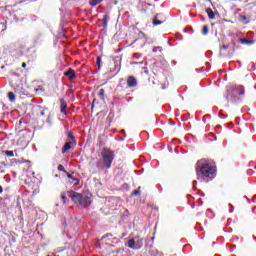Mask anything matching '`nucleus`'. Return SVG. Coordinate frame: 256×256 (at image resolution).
Returning <instances> with one entry per match:
<instances>
[{
  "instance_id": "nucleus-41",
  "label": "nucleus",
  "mask_w": 256,
  "mask_h": 256,
  "mask_svg": "<svg viewBox=\"0 0 256 256\" xmlns=\"http://www.w3.org/2000/svg\"><path fill=\"white\" fill-rule=\"evenodd\" d=\"M2 199H4V203H5V201H9L11 199V196H6V197H4Z\"/></svg>"
},
{
  "instance_id": "nucleus-24",
  "label": "nucleus",
  "mask_w": 256,
  "mask_h": 256,
  "mask_svg": "<svg viewBox=\"0 0 256 256\" xmlns=\"http://www.w3.org/2000/svg\"><path fill=\"white\" fill-rule=\"evenodd\" d=\"M5 207V199L3 197H0V209H3Z\"/></svg>"
},
{
  "instance_id": "nucleus-57",
  "label": "nucleus",
  "mask_w": 256,
  "mask_h": 256,
  "mask_svg": "<svg viewBox=\"0 0 256 256\" xmlns=\"http://www.w3.org/2000/svg\"><path fill=\"white\" fill-rule=\"evenodd\" d=\"M1 69H5V66H2Z\"/></svg>"
},
{
  "instance_id": "nucleus-47",
  "label": "nucleus",
  "mask_w": 256,
  "mask_h": 256,
  "mask_svg": "<svg viewBox=\"0 0 256 256\" xmlns=\"http://www.w3.org/2000/svg\"><path fill=\"white\" fill-rule=\"evenodd\" d=\"M40 115L43 117V116H45V111H41L40 112Z\"/></svg>"
},
{
  "instance_id": "nucleus-39",
  "label": "nucleus",
  "mask_w": 256,
  "mask_h": 256,
  "mask_svg": "<svg viewBox=\"0 0 256 256\" xmlns=\"http://www.w3.org/2000/svg\"><path fill=\"white\" fill-rule=\"evenodd\" d=\"M219 117L220 119H227V115H224V114H220Z\"/></svg>"
},
{
  "instance_id": "nucleus-23",
  "label": "nucleus",
  "mask_w": 256,
  "mask_h": 256,
  "mask_svg": "<svg viewBox=\"0 0 256 256\" xmlns=\"http://www.w3.org/2000/svg\"><path fill=\"white\" fill-rule=\"evenodd\" d=\"M96 65H98V70H100L101 69V57H97Z\"/></svg>"
},
{
  "instance_id": "nucleus-17",
  "label": "nucleus",
  "mask_w": 256,
  "mask_h": 256,
  "mask_svg": "<svg viewBox=\"0 0 256 256\" xmlns=\"http://www.w3.org/2000/svg\"><path fill=\"white\" fill-rule=\"evenodd\" d=\"M206 13H207L209 19H215V12H213V9L207 8Z\"/></svg>"
},
{
  "instance_id": "nucleus-48",
  "label": "nucleus",
  "mask_w": 256,
  "mask_h": 256,
  "mask_svg": "<svg viewBox=\"0 0 256 256\" xmlns=\"http://www.w3.org/2000/svg\"><path fill=\"white\" fill-rule=\"evenodd\" d=\"M3 193V186L0 185V194Z\"/></svg>"
},
{
  "instance_id": "nucleus-54",
  "label": "nucleus",
  "mask_w": 256,
  "mask_h": 256,
  "mask_svg": "<svg viewBox=\"0 0 256 256\" xmlns=\"http://www.w3.org/2000/svg\"><path fill=\"white\" fill-rule=\"evenodd\" d=\"M201 196H202V197H205V193H202Z\"/></svg>"
},
{
  "instance_id": "nucleus-21",
  "label": "nucleus",
  "mask_w": 256,
  "mask_h": 256,
  "mask_svg": "<svg viewBox=\"0 0 256 256\" xmlns=\"http://www.w3.org/2000/svg\"><path fill=\"white\" fill-rule=\"evenodd\" d=\"M4 153L6 157H15V152H13V150H6Z\"/></svg>"
},
{
  "instance_id": "nucleus-9",
  "label": "nucleus",
  "mask_w": 256,
  "mask_h": 256,
  "mask_svg": "<svg viewBox=\"0 0 256 256\" xmlns=\"http://www.w3.org/2000/svg\"><path fill=\"white\" fill-rule=\"evenodd\" d=\"M127 86L130 88L137 87V78H135V76H129L127 79Z\"/></svg>"
},
{
  "instance_id": "nucleus-49",
  "label": "nucleus",
  "mask_w": 256,
  "mask_h": 256,
  "mask_svg": "<svg viewBox=\"0 0 256 256\" xmlns=\"http://www.w3.org/2000/svg\"><path fill=\"white\" fill-rule=\"evenodd\" d=\"M68 179H73V175H68Z\"/></svg>"
},
{
  "instance_id": "nucleus-7",
  "label": "nucleus",
  "mask_w": 256,
  "mask_h": 256,
  "mask_svg": "<svg viewBox=\"0 0 256 256\" xmlns=\"http://www.w3.org/2000/svg\"><path fill=\"white\" fill-rule=\"evenodd\" d=\"M64 75L65 77H68L70 81L77 79V74H75V70H73L72 68H69L68 71H65Z\"/></svg>"
},
{
  "instance_id": "nucleus-32",
  "label": "nucleus",
  "mask_w": 256,
  "mask_h": 256,
  "mask_svg": "<svg viewBox=\"0 0 256 256\" xmlns=\"http://www.w3.org/2000/svg\"><path fill=\"white\" fill-rule=\"evenodd\" d=\"M107 237H113V234L112 233L105 234L104 236H102V239H107Z\"/></svg>"
},
{
  "instance_id": "nucleus-4",
  "label": "nucleus",
  "mask_w": 256,
  "mask_h": 256,
  "mask_svg": "<svg viewBox=\"0 0 256 256\" xmlns=\"http://www.w3.org/2000/svg\"><path fill=\"white\" fill-rule=\"evenodd\" d=\"M67 196L73 201V203L80 205L81 207H89L92 203L91 197L87 194H81L73 190L68 191Z\"/></svg>"
},
{
  "instance_id": "nucleus-6",
  "label": "nucleus",
  "mask_w": 256,
  "mask_h": 256,
  "mask_svg": "<svg viewBox=\"0 0 256 256\" xmlns=\"http://www.w3.org/2000/svg\"><path fill=\"white\" fill-rule=\"evenodd\" d=\"M34 45H39L43 43V32H37L32 39Z\"/></svg>"
},
{
  "instance_id": "nucleus-10",
  "label": "nucleus",
  "mask_w": 256,
  "mask_h": 256,
  "mask_svg": "<svg viewBox=\"0 0 256 256\" xmlns=\"http://www.w3.org/2000/svg\"><path fill=\"white\" fill-rule=\"evenodd\" d=\"M9 53L12 57H15L16 59L23 55V51L21 49L9 50Z\"/></svg>"
},
{
  "instance_id": "nucleus-1",
  "label": "nucleus",
  "mask_w": 256,
  "mask_h": 256,
  "mask_svg": "<svg viewBox=\"0 0 256 256\" xmlns=\"http://www.w3.org/2000/svg\"><path fill=\"white\" fill-rule=\"evenodd\" d=\"M215 166L210 165L207 160H198L196 163V175L198 181H204L205 183H209V181L213 180L215 177Z\"/></svg>"
},
{
  "instance_id": "nucleus-40",
  "label": "nucleus",
  "mask_w": 256,
  "mask_h": 256,
  "mask_svg": "<svg viewBox=\"0 0 256 256\" xmlns=\"http://www.w3.org/2000/svg\"><path fill=\"white\" fill-rule=\"evenodd\" d=\"M253 165H255V162H254V161H250V162L248 163V167H253Z\"/></svg>"
},
{
  "instance_id": "nucleus-56",
  "label": "nucleus",
  "mask_w": 256,
  "mask_h": 256,
  "mask_svg": "<svg viewBox=\"0 0 256 256\" xmlns=\"http://www.w3.org/2000/svg\"><path fill=\"white\" fill-rule=\"evenodd\" d=\"M174 65H177V62H176V61H174Z\"/></svg>"
},
{
  "instance_id": "nucleus-18",
  "label": "nucleus",
  "mask_w": 256,
  "mask_h": 256,
  "mask_svg": "<svg viewBox=\"0 0 256 256\" xmlns=\"http://www.w3.org/2000/svg\"><path fill=\"white\" fill-rule=\"evenodd\" d=\"M99 3H103V0H89L90 7H96V5H99Z\"/></svg>"
},
{
  "instance_id": "nucleus-26",
  "label": "nucleus",
  "mask_w": 256,
  "mask_h": 256,
  "mask_svg": "<svg viewBox=\"0 0 256 256\" xmlns=\"http://www.w3.org/2000/svg\"><path fill=\"white\" fill-rule=\"evenodd\" d=\"M161 47L160 46H156L152 49L153 53H157L158 51H161Z\"/></svg>"
},
{
  "instance_id": "nucleus-51",
  "label": "nucleus",
  "mask_w": 256,
  "mask_h": 256,
  "mask_svg": "<svg viewBox=\"0 0 256 256\" xmlns=\"http://www.w3.org/2000/svg\"><path fill=\"white\" fill-rule=\"evenodd\" d=\"M207 117H209V115L204 116V117H203V121H205V119H207Z\"/></svg>"
},
{
  "instance_id": "nucleus-58",
  "label": "nucleus",
  "mask_w": 256,
  "mask_h": 256,
  "mask_svg": "<svg viewBox=\"0 0 256 256\" xmlns=\"http://www.w3.org/2000/svg\"><path fill=\"white\" fill-rule=\"evenodd\" d=\"M69 237V239H71V236H68Z\"/></svg>"
},
{
  "instance_id": "nucleus-13",
  "label": "nucleus",
  "mask_w": 256,
  "mask_h": 256,
  "mask_svg": "<svg viewBox=\"0 0 256 256\" xmlns=\"http://www.w3.org/2000/svg\"><path fill=\"white\" fill-rule=\"evenodd\" d=\"M239 43H242V45H253L255 43V40H249L246 38H240Z\"/></svg>"
},
{
  "instance_id": "nucleus-43",
  "label": "nucleus",
  "mask_w": 256,
  "mask_h": 256,
  "mask_svg": "<svg viewBox=\"0 0 256 256\" xmlns=\"http://www.w3.org/2000/svg\"><path fill=\"white\" fill-rule=\"evenodd\" d=\"M120 133H122V135H124V137H127V135L125 134V130H121Z\"/></svg>"
},
{
  "instance_id": "nucleus-31",
  "label": "nucleus",
  "mask_w": 256,
  "mask_h": 256,
  "mask_svg": "<svg viewBox=\"0 0 256 256\" xmlns=\"http://www.w3.org/2000/svg\"><path fill=\"white\" fill-rule=\"evenodd\" d=\"M129 215H130L129 210H125L123 214V219H125V217H129Z\"/></svg>"
},
{
  "instance_id": "nucleus-5",
  "label": "nucleus",
  "mask_w": 256,
  "mask_h": 256,
  "mask_svg": "<svg viewBox=\"0 0 256 256\" xmlns=\"http://www.w3.org/2000/svg\"><path fill=\"white\" fill-rule=\"evenodd\" d=\"M127 247H129V249H134V251H139V249L143 247V239L132 238L128 240Z\"/></svg>"
},
{
  "instance_id": "nucleus-55",
  "label": "nucleus",
  "mask_w": 256,
  "mask_h": 256,
  "mask_svg": "<svg viewBox=\"0 0 256 256\" xmlns=\"http://www.w3.org/2000/svg\"><path fill=\"white\" fill-rule=\"evenodd\" d=\"M7 28L2 29V31H6Z\"/></svg>"
},
{
  "instance_id": "nucleus-20",
  "label": "nucleus",
  "mask_w": 256,
  "mask_h": 256,
  "mask_svg": "<svg viewBox=\"0 0 256 256\" xmlns=\"http://www.w3.org/2000/svg\"><path fill=\"white\" fill-rule=\"evenodd\" d=\"M202 35H209V26L208 25L203 26Z\"/></svg>"
},
{
  "instance_id": "nucleus-35",
  "label": "nucleus",
  "mask_w": 256,
  "mask_h": 256,
  "mask_svg": "<svg viewBox=\"0 0 256 256\" xmlns=\"http://www.w3.org/2000/svg\"><path fill=\"white\" fill-rule=\"evenodd\" d=\"M229 207L231 208L229 210V213H233V211H235V208L233 207V204H229Z\"/></svg>"
},
{
  "instance_id": "nucleus-11",
  "label": "nucleus",
  "mask_w": 256,
  "mask_h": 256,
  "mask_svg": "<svg viewBox=\"0 0 256 256\" xmlns=\"http://www.w3.org/2000/svg\"><path fill=\"white\" fill-rule=\"evenodd\" d=\"M108 203L112 204V207H117L119 205V198L115 196H110L107 198Z\"/></svg>"
},
{
  "instance_id": "nucleus-25",
  "label": "nucleus",
  "mask_w": 256,
  "mask_h": 256,
  "mask_svg": "<svg viewBox=\"0 0 256 256\" xmlns=\"http://www.w3.org/2000/svg\"><path fill=\"white\" fill-rule=\"evenodd\" d=\"M61 200H62L63 204L65 205L67 203V196H65V194H62Z\"/></svg>"
},
{
  "instance_id": "nucleus-12",
  "label": "nucleus",
  "mask_w": 256,
  "mask_h": 256,
  "mask_svg": "<svg viewBox=\"0 0 256 256\" xmlns=\"http://www.w3.org/2000/svg\"><path fill=\"white\" fill-rule=\"evenodd\" d=\"M157 17H161V14H156L152 20V25L157 27V25H163V21L159 20Z\"/></svg>"
},
{
  "instance_id": "nucleus-14",
  "label": "nucleus",
  "mask_w": 256,
  "mask_h": 256,
  "mask_svg": "<svg viewBox=\"0 0 256 256\" xmlns=\"http://www.w3.org/2000/svg\"><path fill=\"white\" fill-rule=\"evenodd\" d=\"M102 27L104 28V29H107V26H108V24H109V15H107V14H105L104 16H103V19H102Z\"/></svg>"
},
{
  "instance_id": "nucleus-37",
  "label": "nucleus",
  "mask_w": 256,
  "mask_h": 256,
  "mask_svg": "<svg viewBox=\"0 0 256 256\" xmlns=\"http://www.w3.org/2000/svg\"><path fill=\"white\" fill-rule=\"evenodd\" d=\"M62 225L63 227H67V221L65 220V218L62 219Z\"/></svg>"
},
{
  "instance_id": "nucleus-34",
  "label": "nucleus",
  "mask_w": 256,
  "mask_h": 256,
  "mask_svg": "<svg viewBox=\"0 0 256 256\" xmlns=\"http://www.w3.org/2000/svg\"><path fill=\"white\" fill-rule=\"evenodd\" d=\"M75 185H79V178H72Z\"/></svg>"
},
{
  "instance_id": "nucleus-30",
  "label": "nucleus",
  "mask_w": 256,
  "mask_h": 256,
  "mask_svg": "<svg viewBox=\"0 0 256 256\" xmlns=\"http://www.w3.org/2000/svg\"><path fill=\"white\" fill-rule=\"evenodd\" d=\"M11 75H12V77H17V78L21 77V74H19L17 72H12Z\"/></svg>"
},
{
  "instance_id": "nucleus-52",
  "label": "nucleus",
  "mask_w": 256,
  "mask_h": 256,
  "mask_svg": "<svg viewBox=\"0 0 256 256\" xmlns=\"http://www.w3.org/2000/svg\"><path fill=\"white\" fill-rule=\"evenodd\" d=\"M227 232H228V233H233V229H231V230H228Z\"/></svg>"
},
{
  "instance_id": "nucleus-3",
  "label": "nucleus",
  "mask_w": 256,
  "mask_h": 256,
  "mask_svg": "<svg viewBox=\"0 0 256 256\" xmlns=\"http://www.w3.org/2000/svg\"><path fill=\"white\" fill-rule=\"evenodd\" d=\"M101 155L103 164L101 162H97V169H111V165H113V161L115 160V152L108 148H103L101 151Z\"/></svg>"
},
{
  "instance_id": "nucleus-16",
  "label": "nucleus",
  "mask_w": 256,
  "mask_h": 256,
  "mask_svg": "<svg viewBox=\"0 0 256 256\" xmlns=\"http://www.w3.org/2000/svg\"><path fill=\"white\" fill-rule=\"evenodd\" d=\"M72 142H66L64 146L62 147V153L65 154L67 151L71 149Z\"/></svg>"
},
{
  "instance_id": "nucleus-27",
  "label": "nucleus",
  "mask_w": 256,
  "mask_h": 256,
  "mask_svg": "<svg viewBox=\"0 0 256 256\" xmlns=\"http://www.w3.org/2000/svg\"><path fill=\"white\" fill-rule=\"evenodd\" d=\"M39 19L37 15H30V21H37Z\"/></svg>"
},
{
  "instance_id": "nucleus-2",
  "label": "nucleus",
  "mask_w": 256,
  "mask_h": 256,
  "mask_svg": "<svg viewBox=\"0 0 256 256\" xmlns=\"http://www.w3.org/2000/svg\"><path fill=\"white\" fill-rule=\"evenodd\" d=\"M242 95H245V87L243 85H232L227 87L225 99L232 105H239V103H243Z\"/></svg>"
},
{
  "instance_id": "nucleus-15",
  "label": "nucleus",
  "mask_w": 256,
  "mask_h": 256,
  "mask_svg": "<svg viewBox=\"0 0 256 256\" xmlns=\"http://www.w3.org/2000/svg\"><path fill=\"white\" fill-rule=\"evenodd\" d=\"M68 139H71L72 144L74 145V147L77 146V139L75 138V135L73 134V132H68Z\"/></svg>"
},
{
  "instance_id": "nucleus-45",
  "label": "nucleus",
  "mask_w": 256,
  "mask_h": 256,
  "mask_svg": "<svg viewBox=\"0 0 256 256\" xmlns=\"http://www.w3.org/2000/svg\"><path fill=\"white\" fill-rule=\"evenodd\" d=\"M22 67H23V69H25V67H27V63L23 62Z\"/></svg>"
},
{
  "instance_id": "nucleus-44",
  "label": "nucleus",
  "mask_w": 256,
  "mask_h": 256,
  "mask_svg": "<svg viewBox=\"0 0 256 256\" xmlns=\"http://www.w3.org/2000/svg\"><path fill=\"white\" fill-rule=\"evenodd\" d=\"M118 141H125V136L120 137V138L118 139Z\"/></svg>"
},
{
  "instance_id": "nucleus-59",
  "label": "nucleus",
  "mask_w": 256,
  "mask_h": 256,
  "mask_svg": "<svg viewBox=\"0 0 256 256\" xmlns=\"http://www.w3.org/2000/svg\"><path fill=\"white\" fill-rule=\"evenodd\" d=\"M254 89H256V86H254Z\"/></svg>"
},
{
  "instance_id": "nucleus-38",
  "label": "nucleus",
  "mask_w": 256,
  "mask_h": 256,
  "mask_svg": "<svg viewBox=\"0 0 256 256\" xmlns=\"http://www.w3.org/2000/svg\"><path fill=\"white\" fill-rule=\"evenodd\" d=\"M143 69H144V73H145L146 75H149V69H147V67H144Z\"/></svg>"
},
{
  "instance_id": "nucleus-33",
  "label": "nucleus",
  "mask_w": 256,
  "mask_h": 256,
  "mask_svg": "<svg viewBox=\"0 0 256 256\" xmlns=\"http://www.w3.org/2000/svg\"><path fill=\"white\" fill-rule=\"evenodd\" d=\"M253 173H255V171H253V169H248L247 170V175H253Z\"/></svg>"
},
{
  "instance_id": "nucleus-42",
  "label": "nucleus",
  "mask_w": 256,
  "mask_h": 256,
  "mask_svg": "<svg viewBox=\"0 0 256 256\" xmlns=\"http://www.w3.org/2000/svg\"><path fill=\"white\" fill-rule=\"evenodd\" d=\"M222 49H225V50H226V49H229V46H228V45H223V46H222Z\"/></svg>"
},
{
  "instance_id": "nucleus-28",
  "label": "nucleus",
  "mask_w": 256,
  "mask_h": 256,
  "mask_svg": "<svg viewBox=\"0 0 256 256\" xmlns=\"http://www.w3.org/2000/svg\"><path fill=\"white\" fill-rule=\"evenodd\" d=\"M140 188H138L137 190H134L132 192V195H141V191L139 190Z\"/></svg>"
},
{
  "instance_id": "nucleus-29",
  "label": "nucleus",
  "mask_w": 256,
  "mask_h": 256,
  "mask_svg": "<svg viewBox=\"0 0 256 256\" xmlns=\"http://www.w3.org/2000/svg\"><path fill=\"white\" fill-rule=\"evenodd\" d=\"M58 171H63L65 172V166L64 165H58Z\"/></svg>"
},
{
  "instance_id": "nucleus-22",
  "label": "nucleus",
  "mask_w": 256,
  "mask_h": 256,
  "mask_svg": "<svg viewBox=\"0 0 256 256\" xmlns=\"http://www.w3.org/2000/svg\"><path fill=\"white\" fill-rule=\"evenodd\" d=\"M98 95H99V97H101L102 99H105V89H100Z\"/></svg>"
},
{
  "instance_id": "nucleus-50",
  "label": "nucleus",
  "mask_w": 256,
  "mask_h": 256,
  "mask_svg": "<svg viewBox=\"0 0 256 256\" xmlns=\"http://www.w3.org/2000/svg\"><path fill=\"white\" fill-rule=\"evenodd\" d=\"M233 47H237V44L235 42L232 43Z\"/></svg>"
},
{
  "instance_id": "nucleus-36",
  "label": "nucleus",
  "mask_w": 256,
  "mask_h": 256,
  "mask_svg": "<svg viewBox=\"0 0 256 256\" xmlns=\"http://www.w3.org/2000/svg\"><path fill=\"white\" fill-rule=\"evenodd\" d=\"M192 187H193V189H197V181L196 180L193 181Z\"/></svg>"
},
{
  "instance_id": "nucleus-53",
  "label": "nucleus",
  "mask_w": 256,
  "mask_h": 256,
  "mask_svg": "<svg viewBox=\"0 0 256 256\" xmlns=\"http://www.w3.org/2000/svg\"><path fill=\"white\" fill-rule=\"evenodd\" d=\"M115 67H118V71L121 69V68L119 67V65H115Z\"/></svg>"
},
{
  "instance_id": "nucleus-8",
  "label": "nucleus",
  "mask_w": 256,
  "mask_h": 256,
  "mask_svg": "<svg viewBox=\"0 0 256 256\" xmlns=\"http://www.w3.org/2000/svg\"><path fill=\"white\" fill-rule=\"evenodd\" d=\"M60 113L67 115V101L64 98L60 99Z\"/></svg>"
},
{
  "instance_id": "nucleus-19",
  "label": "nucleus",
  "mask_w": 256,
  "mask_h": 256,
  "mask_svg": "<svg viewBox=\"0 0 256 256\" xmlns=\"http://www.w3.org/2000/svg\"><path fill=\"white\" fill-rule=\"evenodd\" d=\"M8 99H9V101H11V103H15V99H17V97L15 96V93L9 92Z\"/></svg>"
},
{
  "instance_id": "nucleus-46",
  "label": "nucleus",
  "mask_w": 256,
  "mask_h": 256,
  "mask_svg": "<svg viewBox=\"0 0 256 256\" xmlns=\"http://www.w3.org/2000/svg\"><path fill=\"white\" fill-rule=\"evenodd\" d=\"M130 101H133V97H129V98L127 99V102H128V103H130Z\"/></svg>"
}]
</instances>
